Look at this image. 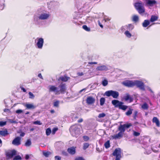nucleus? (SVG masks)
Here are the masks:
<instances>
[{"mask_svg":"<svg viewBox=\"0 0 160 160\" xmlns=\"http://www.w3.org/2000/svg\"><path fill=\"white\" fill-rule=\"evenodd\" d=\"M21 138L19 137H16L12 141V144L14 145L18 146L21 144Z\"/></svg>","mask_w":160,"mask_h":160,"instance_id":"14","label":"nucleus"},{"mask_svg":"<svg viewBox=\"0 0 160 160\" xmlns=\"http://www.w3.org/2000/svg\"><path fill=\"white\" fill-rule=\"evenodd\" d=\"M127 29L129 30H132L134 28V26L131 24H128V25L127 26Z\"/></svg>","mask_w":160,"mask_h":160,"instance_id":"30","label":"nucleus"},{"mask_svg":"<svg viewBox=\"0 0 160 160\" xmlns=\"http://www.w3.org/2000/svg\"><path fill=\"white\" fill-rule=\"evenodd\" d=\"M112 155L113 156L116 157L121 158V149L119 148H116L113 152Z\"/></svg>","mask_w":160,"mask_h":160,"instance_id":"10","label":"nucleus"},{"mask_svg":"<svg viewBox=\"0 0 160 160\" xmlns=\"http://www.w3.org/2000/svg\"><path fill=\"white\" fill-rule=\"evenodd\" d=\"M124 34L126 35V36L128 38H130L132 36L131 34L128 31H126L125 32Z\"/></svg>","mask_w":160,"mask_h":160,"instance_id":"36","label":"nucleus"},{"mask_svg":"<svg viewBox=\"0 0 160 160\" xmlns=\"http://www.w3.org/2000/svg\"><path fill=\"white\" fill-rule=\"evenodd\" d=\"M24 106L28 109H34L36 107L32 104L27 103L24 105Z\"/></svg>","mask_w":160,"mask_h":160,"instance_id":"18","label":"nucleus"},{"mask_svg":"<svg viewBox=\"0 0 160 160\" xmlns=\"http://www.w3.org/2000/svg\"><path fill=\"white\" fill-rule=\"evenodd\" d=\"M76 147H72L69 148L67 149V152L71 155H74L76 152Z\"/></svg>","mask_w":160,"mask_h":160,"instance_id":"13","label":"nucleus"},{"mask_svg":"<svg viewBox=\"0 0 160 160\" xmlns=\"http://www.w3.org/2000/svg\"><path fill=\"white\" fill-rule=\"evenodd\" d=\"M75 160H85L82 157H79L75 158Z\"/></svg>","mask_w":160,"mask_h":160,"instance_id":"46","label":"nucleus"},{"mask_svg":"<svg viewBox=\"0 0 160 160\" xmlns=\"http://www.w3.org/2000/svg\"><path fill=\"white\" fill-rule=\"evenodd\" d=\"M150 22L148 20H145L142 23V26L146 28L150 24Z\"/></svg>","mask_w":160,"mask_h":160,"instance_id":"23","label":"nucleus"},{"mask_svg":"<svg viewBox=\"0 0 160 160\" xmlns=\"http://www.w3.org/2000/svg\"><path fill=\"white\" fill-rule=\"evenodd\" d=\"M2 143V141L1 139H0V144Z\"/></svg>","mask_w":160,"mask_h":160,"instance_id":"63","label":"nucleus"},{"mask_svg":"<svg viewBox=\"0 0 160 160\" xmlns=\"http://www.w3.org/2000/svg\"><path fill=\"white\" fill-rule=\"evenodd\" d=\"M121 158L116 157V159L115 160H120Z\"/></svg>","mask_w":160,"mask_h":160,"instance_id":"60","label":"nucleus"},{"mask_svg":"<svg viewBox=\"0 0 160 160\" xmlns=\"http://www.w3.org/2000/svg\"><path fill=\"white\" fill-rule=\"evenodd\" d=\"M50 112L51 113H54L55 112V111L54 110H50Z\"/></svg>","mask_w":160,"mask_h":160,"instance_id":"59","label":"nucleus"},{"mask_svg":"<svg viewBox=\"0 0 160 160\" xmlns=\"http://www.w3.org/2000/svg\"><path fill=\"white\" fill-rule=\"evenodd\" d=\"M33 123L34 124H38L39 125H41V123L40 122L38 121H34L33 122Z\"/></svg>","mask_w":160,"mask_h":160,"instance_id":"45","label":"nucleus"},{"mask_svg":"<svg viewBox=\"0 0 160 160\" xmlns=\"http://www.w3.org/2000/svg\"><path fill=\"white\" fill-rule=\"evenodd\" d=\"M134 6L139 14H142L145 12V9L144 7V4L141 1L135 3Z\"/></svg>","mask_w":160,"mask_h":160,"instance_id":"3","label":"nucleus"},{"mask_svg":"<svg viewBox=\"0 0 160 160\" xmlns=\"http://www.w3.org/2000/svg\"><path fill=\"white\" fill-rule=\"evenodd\" d=\"M105 95L108 97L112 96L114 98H117L119 94L117 91L109 90L106 91L105 93Z\"/></svg>","mask_w":160,"mask_h":160,"instance_id":"4","label":"nucleus"},{"mask_svg":"<svg viewBox=\"0 0 160 160\" xmlns=\"http://www.w3.org/2000/svg\"><path fill=\"white\" fill-rule=\"evenodd\" d=\"M105 99L104 98H101L100 99V104L102 106L104 103Z\"/></svg>","mask_w":160,"mask_h":160,"instance_id":"34","label":"nucleus"},{"mask_svg":"<svg viewBox=\"0 0 160 160\" xmlns=\"http://www.w3.org/2000/svg\"><path fill=\"white\" fill-rule=\"evenodd\" d=\"M29 158V156L27 154L26 155V156H25V159L26 160L28 159Z\"/></svg>","mask_w":160,"mask_h":160,"instance_id":"56","label":"nucleus"},{"mask_svg":"<svg viewBox=\"0 0 160 160\" xmlns=\"http://www.w3.org/2000/svg\"><path fill=\"white\" fill-rule=\"evenodd\" d=\"M158 18V16L155 15H152L150 19V21L151 22H153L156 21H157Z\"/></svg>","mask_w":160,"mask_h":160,"instance_id":"25","label":"nucleus"},{"mask_svg":"<svg viewBox=\"0 0 160 160\" xmlns=\"http://www.w3.org/2000/svg\"><path fill=\"white\" fill-rule=\"evenodd\" d=\"M105 147L106 148H109L110 146V141H107L104 144Z\"/></svg>","mask_w":160,"mask_h":160,"instance_id":"28","label":"nucleus"},{"mask_svg":"<svg viewBox=\"0 0 160 160\" xmlns=\"http://www.w3.org/2000/svg\"><path fill=\"white\" fill-rule=\"evenodd\" d=\"M8 133L7 129L4 130H0V135L3 136H5L8 135Z\"/></svg>","mask_w":160,"mask_h":160,"instance_id":"20","label":"nucleus"},{"mask_svg":"<svg viewBox=\"0 0 160 160\" xmlns=\"http://www.w3.org/2000/svg\"><path fill=\"white\" fill-rule=\"evenodd\" d=\"M25 135V133L23 132H21V133H20V136L22 137H23Z\"/></svg>","mask_w":160,"mask_h":160,"instance_id":"57","label":"nucleus"},{"mask_svg":"<svg viewBox=\"0 0 160 160\" xmlns=\"http://www.w3.org/2000/svg\"><path fill=\"white\" fill-rule=\"evenodd\" d=\"M97 69L99 71H106L108 69L107 67L104 65L99 66L97 68Z\"/></svg>","mask_w":160,"mask_h":160,"instance_id":"22","label":"nucleus"},{"mask_svg":"<svg viewBox=\"0 0 160 160\" xmlns=\"http://www.w3.org/2000/svg\"><path fill=\"white\" fill-rule=\"evenodd\" d=\"M139 20V17L137 15H134L132 17V21L135 22H137Z\"/></svg>","mask_w":160,"mask_h":160,"instance_id":"26","label":"nucleus"},{"mask_svg":"<svg viewBox=\"0 0 160 160\" xmlns=\"http://www.w3.org/2000/svg\"><path fill=\"white\" fill-rule=\"evenodd\" d=\"M124 86L128 87H132L135 86L134 81L130 80H126L122 82Z\"/></svg>","mask_w":160,"mask_h":160,"instance_id":"9","label":"nucleus"},{"mask_svg":"<svg viewBox=\"0 0 160 160\" xmlns=\"http://www.w3.org/2000/svg\"><path fill=\"white\" fill-rule=\"evenodd\" d=\"M61 157L59 156H56L55 157V160H61Z\"/></svg>","mask_w":160,"mask_h":160,"instance_id":"50","label":"nucleus"},{"mask_svg":"<svg viewBox=\"0 0 160 160\" xmlns=\"http://www.w3.org/2000/svg\"><path fill=\"white\" fill-rule=\"evenodd\" d=\"M123 133L119 132L118 134H114L112 136V137L113 139H120L122 138L123 136Z\"/></svg>","mask_w":160,"mask_h":160,"instance_id":"15","label":"nucleus"},{"mask_svg":"<svg viewBox=\"0 0 160 160\" xmlns=\"http://www.w3.org/2000/svg\"><path fill=\"white\" fill-rule=\"evenodd\" d=\"M82 28L84 30L87 31L89 32L90 31V28H89L86 25H83Z\"/></svg>","mask_w":160,"mask_h":160,"instance_id":"33","label":"nucleus"},{"mask_svg":"<svg viewBox=\"0 0 160 160\" xmlns=\"http://www.w3.org/2000/svg\"><path fill=\"white\" fill-rule=\"evenodd\" d=\"M16 154V152L15 150L13 149L6 152V156L8 159L12 158L13 156Z\"/></svg>","mask_w":160,"mask_h":160,"instance_id":"7","label":"nucleus"},{"mask_svg":"<svg viewBox=\"0 0 160 160\" xmlns=\"http://www.w3.org/2000/svg\"><path fill=\"white\" fill-rule=\"evenodd\" d=\"M20 88L21 89V90H22L23 92H26V91L25 88H23V87L21 86L20 87Z\"/></svg>","mask_w":160,"mask_h":160,"instance_id":"52","label":"nucleus"},{"mask_svg":"<svg viewBox=\"0 0 160 160\" xmlns=\"http://www.w3.org/2000/svg\"><path fill=\"white\" fill-rule=\"evenodd\" d=\"M138 114V111H135L133 113V119L136 120Z\"/></svg>","mask_w":160,"mask_h":160,"instance_id":"35","label":"nucleus"},{"mask_svg":"<svg viewBox=\"0 0 160 160\" xmlns=\"http://www.w3.org/2000/svg\"><path fill=\"white\" fill-rule=\"evenodd\" d=\"M22 112V111L21 110H18L16 111V112L17 113H20Z\"/></svg>","mask_w":160,"mask_h":160,"instance_id":"53","label":"nucleus"},{"mask_svg":"<svg viewBox=\"0 0 160 160\" xmlns=\"http://www.w3.org/2000/svg\"><path fill=\"white\" fill-rule=\"evenodd\" d=\"M83 121V119L82 118L80 119L78 121V123H81V122H82Z\"/></svg>","mask_w":160,"mask_h":160,"instance_id":"55","label":"nucleus"},{"mask_svg":"<svg viewBox=\"0 0 160 160\" xmlns=\"http://www.w3.org/2000/svg\"><path fill=\"white\" fill-rule=\"evenodd\" d=\"M135 86H136L137 88L140 89L144 90L145 87L144 83L142 81L139 80L134 81Z\"/></svg>","mask_w":160,"mask_h":160,"instance_id":"8","label":"nucleus"},{"mask_svg":"<svg viewBox=\"0 0 160 160\" xmlns=\"http://www.w3.org/2000/svg\"><path fill=\"white\" fill-rule=\"evenodd\" d=\"M83 139L85 141H87L89 139V138L88 136H83Z\"/></svg>","mask_w":160,"mask_h":160,"instance_id":"43","label":"nucleus"},{"mask_svg":"<svg viewBox=\"0 0 160 160\" xmlns=\"http://www.w3.org/2000/svg\"><path fill=\"white\" fill-rule=\"evenodd\" d=\"M152 122L155 123L157 126L159 127L160 126V122L159 120L156 117H154L152 120Z\"/></svg>","mask_w":160,"mask_h":160,"instance_id":"19","label":"nucleus"},{"mask_svg":"<svg viewBox=\"0 0 160 160\" xmlns=\"http://www.w3.org/2000/svg\"><path fill=\"white\" fill-rule=\"evenodd\" d=\"M112 104L115 107L118 108L119 109L125 111L128 108V106L123 105V102L114 99L112 101Z\"/></svg>","mask_w":160,"mask_h":160,"instance_id":"2","label":"nucleus"},{"mask_svg":"<svg viewBox=\"0 0 160 160\" xmlns=\"http://www.w3.org/2000/svg\"><path fill=\"white\" fill-rule=\"evenodd\" d=\"M29 112H27L26 113V114H29Z\"/></svg>","mask_w":160,"mask_h":160,"instance_id":"61","label":"nucleus"},{"mask_svg":"<svg viewBox=\"0 0 160 160\" xmlns=\"http://www.w3.org/2000/svg\"><path fill=\"white\" fill-rule=\"evenodd\" d=\"M102 84L104 86H106L108 84V81L106 80H104L102 81Z\"/></svg>","mask_w":160,"mask_h":160,"instance_id":"39","label":"nucleus"},{"mask_svg":"<svg viewBox=\"0 0 160 160\" xmlns=\"http://www.w3.org/2000/svg\"><path fill=\"white\" fill-rule=\"evenodd\" d=\"M38 77L42 79L43 78L41 73H39L38 74Z\"/></svg>","mask_w":160,"mask_h":160,"instance_id":"58","label":"nucleus"},{"mask_svg":"<svg viewBox=\"0 0 160 160\" xmlns=\"http://www.w3.org/2000/svg\"><path fill=\"white\" fill-rule=\"evenodd\" d=\"M140 135V133L138 132L134 131L133 132V135L135 136H139Z\"/></svg>","mask_w":160,"mask_h":160,"instance_id":"47","label":"nucleus"},{"mask_svg":"<svg viewBox=\"0 0 160 160\" xmlns=\"http://www.w3.org/2000/svg\"><path fill=\"white\" fill-rule=\"evenodd\" d=\"M29 98H30L33 99L34 98V96L31 92H29Z\"/></svg>","mask_w":160,"mask_h":160,"instance_id":"42","label":"nucleus"},{"mask_svg":"<svg viewBox=\"0 0 160 160\" xmlns=\"http://www.w3.org/2000/svg\"><path fill=\"white\" fill-rule=\"evenodd\" d=\"M133 109L131 108H129V110L125 112V114L127 116H129L132 113Z\"/></svg>","mask_w":160,"mask_h":160,"instance_id":"27","label":"nucleus"},{"mask_svg":"<svg viewBox=\"0 0 160 160\" xmlns=\"http://www.w3.org/2000/svg\"><path fill=\"white\" fill-rule=\"evenodd\" d=\"M43 155L46 158L48 157L52 153L50 152L44 151L42 152Z\"/></svg>","mask_w":160,"mask_h":160,"instance_id":"24","label":"nucleus"},{"mask_svg":"<svg viewBox=\"0 0 160 160\" xmlns=\"http://www.w3.org/2000/svg\"><path fill=\"white\" fill-rule=\"evenodd\" d=\"M98 24L100 26V27H101L102 28H103V26L102 25L100 21H98Z\"/></svg>","mask_w":160,"mask_h":160,"instance_id":"54","label":"nucleus"},{"mask_svg":"<svg viewBox=\"0 0 160 160\" xmlns=\"http://www.w3.org/2000/svg\"><path fill=\"white\" fill-rule=\"evenodd\" d=\"M58 130L57 128H54L52 130V134H55L56 132Z\"/></svg>","mask_w":160,"mask_h":160,"instance_id":"44","label":"nucleus"},{"mask_svg":"<svg viewBox=\"0 0 160 160\" xmlns=\"http://www.w3.org/2000/svg\"><path fill=\"white\" fill-rule=\"evenodd\" d=\"M59 101H57L53 103V106L55 107H58L59 105Z\"/></svg>","mask_w":160,"mask_h":160,"instance_id":"38","label":"nucleus"},{"mask_svg":"<svg viewBox=\"0 0 160 160\" xmlns=\"http://www.w3.org/2000/svg\"><path fill=\"white\" fill-rule=\"evenodd\" d=\"M142 108L144 109H148V106L146 103H144L142 106Z\"/></svg>","mask_w":160,"mask_h":160,"instance_id":"32","label":"nucleus"},{"mask_svg":"<svg viewBox=\"0 0 160 160\" xmlns=\"http://www.w3.org/2000/svg\"><path fill=\"white\" fill-rule=\"evenodd\" d=\"M31 130V131H33V130H34V128H31V130Z\"/></svg>","mask_w":160,"mask_h":160,"instance_id":"64","label":"nucleus"},{"mask_svg":"<svg viewBox=\"0 0 160 160\" xmlns=\"http://www.w3.org/2000/svg\"><path fill=\"white\" fill-rule=\"evenodd\" d=\"M123 98L125 101H129L130 102H132L133 100V98L131 97L128 94H127L126 96L124 97Z\"/></svg>","mask_w":160,"mask_h":160,"instance_id":"16","label":"nucleus"},{"mask_svg":"<svg viewBox=\"0 0 160 160\" xmlns=\"http://www.w3.org/2000/svg\"><path fill=\"white\" fill-rule=\"evenodd\" d=\"M89 64L92 65V64H97V62H88Z\"/></svg>","mask_w":160,"mask_h":160,"instance_id":"51","label":"nucleus"},{"mask_svg":"<svg viewBox=\"0 0 160 160\" xmlns=\"http://www.w3.org/2000/svg\"><path fill=\"white\" fill-rule=\"evenodd\" d=\"M85 89H82L80 91V92H82V91L84 90Z\"/></svg>","mask_w":160,"mask_h":160,"instance_id":"62","label":"nucleus"},{"mask_svg":"<svg viewBox=\"0 0 160 160\" xmlns=\"http://www.w3.org/2000/svg\"><path fill=\"white\" fill-rule=\"evenodd\" d=\"M156 3L157 2L155 0H148L146 2V4L150 6H152Z\"/></svg>","mask_w":160,"mask_h":160,"instance_id":"17","label":"nucleus"},{"mask_svg":"<svg viewBox=\"0 0 160 160\" xmlns=\"http://www.w3.org/2000/svg\"><path fill=\"white\" fill-rule=\"evenodd\" d=\"M22 158L19 155H17L14 157L13 158L14 160H21Z\"/></svg>","mask_w":160,"mask_h":160,"instance_id":"40","label":"nucleus"},{"mask_svg":"<svg viewBox=\"0 0 160 160\" xmlns=\"http://www.w3.org/2000/svg\"><path fill=\"white\" fill-rule=\"evenodd\" d=\"M62 155L65 156H68V153L66 151H63L62 152Z\"/></svg>","mask_w":160,"mask_h":160,"instance_id":"49","label":"nucleus"},{"mask_svg":"<svg viewBox=\"0 0 160 160\" xmlns=\"http://www.w3.org/2000/svg\"><path fill=\"white\" fill-rule=\"evenodd\" d=\"M66 90V84L63 82L61 83L58 88L54 85H51L49 86V92H53L56 95H59L60 93L64 94Z\"/></svg>","mask_w":160,"mask_h":160,"instance_id":"1","label":"nucleus"},{"mask_svg":"<svg viewBox=\"0 0 160 160\" xmlns=\"http://www.w3.org/2000/svg\"><path fill=\"white\" fill-rule=\"evenodd\" d=\"M89 146V144L88 143H83V149L84 150H86Z\"/></svg>","mask_w":160,"mask_h":160,"instance_id":"31","label":"nucleus"},{"mask_svg":"<svg viewBox=\"0 0 160 160\" xmlns=\"http://www.w3.org/2000/svg\"><path fill=\"white\" fill-rule=\"evenodd\" d=\"M51 131L50 128H48L46 131V134L47 136H49L50 135L51 133Z\"/></svg>","mask_w":160,"mask_h":160,"instance_id":"37","label":"nucleus"},{"mask_svg":"<svg viewBox=\"0 0 160 160\" xmlns=\"http://www.w3.org/2000/svg\"><path fill=\"white\" fill-rule=\"evenodd\" d=\"M132 126V124L131 123L120 125L118 127V129L120 132L123 134L125 131V129L128 128Z\"/></svg>","mask_w":160,"mask_h":160,"instance_id":"6","label":"nucleus"},{"mask_svg":"<svg viewBox=\"0 0 160 160\" xmlns=\"http://www.w3.org/2000/svg\"><path fill=\"white\" fill-rule=\"evenodd\" d=\"M69 78V77L66 76H62L59 77L58 79V80H61L63 82H66L68 81Z\"/></svg>","mask_w":160,"mask_h":160,"instance_id":"21","label":"nucleus"},{"mask_svg":"<svg viewBox=\"0 0 160 160\" xmlns=\"http://www.w3.org/2000/svg\"><path fill=\"white\" fill-rule=\"evenodd\" d=\"M44 42L43 39L42 38H40L38 39V42L37 45L38 48L41 49L43 46Z\"/></svg>","mask_w":160,"mask_h":160,"instance_id":"12","label":"nucleus"},{"mask_svg":"<svg viewBox=\"0 0 160 160\" xmlns=\"http://www.w3.org/2000/svg\"><path fill=\"white\" fill-rule=\"evenodd\" d=\"M105 116V114L104 113H102L99 114L98 117L100 118H103Z\"/></svg>","mask_w":160,"mask_h":160,"instance_id":"48","label":"nucleus"},{"mask_svg":"<svg viewBox=\"0 0 160 160\" xmlns=\"http://www.w3.org/2000/svg\"><path fill=\"white\" fill-rule=\"evenodd\" d=\"M95 101L94 98L92 96H88L86 99L87 103L88 105H91L93 104Z\"/></svg>","mask_w":160,"mask_h":160,"instance_id":"11","label":"nucleus"},{"mask_svg":"<svg viewBox=\"0 0 160 160\" xmlns=\"http://www.w3.org/2000/svg\"><path fill=\"white\" fill-rule=\"evenodd\" d=\"M49 17V15L48 14L46 13H42L38 17L36 16H34V21L38 22V19L41 20L46 19Z\"/></svg>","mask_w":160,"mask_h":160,"instance_id":"5","label":"nucleus"},{"mask_svg":"<svg viewBox=\"0 0 160 160\" xmlns=\"http://www.w3.org/2000/svg\"><path fill=\"white\" fill-rule=\"evenodd\" d=\"M31 144V142L30 139H28L25 144V145L26 147L30 146Z\"/></svg>","mask_w":160,"mask_h":160,"instance_id":"29","label":"nucleus"},{"mask_svg":"<svg viewBox=\"0 0 160 160\" xmlns=\"http://www.w3.org/2000/svg\"><path fill=\"white\" fill-rule=\"evenodd\" d=\"M6 124V121H0V126L2 127L3 126Z\"/></svg>","mask_w":160,"mask_h":160,"instance_id":"41","label":"nucleus"}]
</instances>
